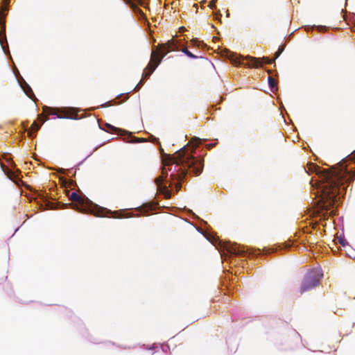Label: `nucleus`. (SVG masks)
<instances>
[{
	"mask_svg": "<svg viewBox=\"0 0 355 355\" xmlns=\"http://www.w3.org/2000/svg\"><path fill=\"white\" fill-rule=\"evenodd\" d=\"M355 163V151L343 159L331 170L309 163L304 170L309 175L315 174L316 179L310 181L312 204L316 213L323 219L337 214V207L344 198L349 184L355 180V168L349 165Z\"/></svg>",
	"mask_w": 355,
	"mask_h": 355,
	"instance_id": "1",
	"label": "nucleus"
},
{
	"mask_svg": "<svg viewBox=\"0 0 355 355\" xmlns=\"http://www.w3.org/2000/svg\"><path fill=\"white\" fill-rule=\"evenodd\" d=\"M206 141L194 137L191 141V146L187 144L173 155H163L161 174L154 180L159 195L164 198H170L181 189L188 174L198 176L202 172L204 160L196 155V148L205 145L207 149L210 150L215 146V144H205Z\"/></svg>",
	"mask_w": 355,
	"mask_h": 355,
	"instance_id": "2",
	"label": "nucleus"
},
{
	"mask_svg": "<svg viewBox=\"0 0 355 355\" xmlns=\"http://www.w3.org/2000/svg\"><path fill=\"white\" fill-rule=\"evenodd\" d=\"M184 209L187 215L199 222V226L196 227L197 230L216 247L223 260H227L234 257H255L261 254H269L277 251L288 250L291 248L288 244H279L274 248H264L261 250L259 248H245L236 243L224 241L218 237L206 221L197 216L191 209L186 207H184Z\"/></svg>",
	"mask_w": 355,
	"mask_h": 355,
	"instance_id": "3",
	"label": "nucleus"
},
{
	"mask_svg": "<svg viewBox=\"0 0 355 355\" xmlns=\"http://www.w3.org/2000/svg\"><path fill=\"white\" fill-rule=\"evenodd\" d=\"M69 199L76 202V204L72 206V209L74 210L82 213H90L96 216L100 217L111 215L113 218H122L139 216L140 215H149L151 211L157 207H160L157 203L154 202L145 203L143 205L141 208L136 209V211L139 212V214H130L128 213V209H120L112 211L109 209L101 207L94 203L85 196H81L76 192H72L70 195Z\"/></svg>",
	"mask_w": 355,
	"mask_h": 355,
	"instance_id": "4",
	"label": "nucleus"
},
{
	"mask_svg": "<svg viewBox=\"0 0 355 355\" xmlns=\"http://www.w3.org/2000/svg\"><path fill=\"white\" fill-rule=\"evenodd\" d=\"M323 273L320 268H314L309 270L304 275L300 287V293H304L319 285Z\"/></svg>",
	"mask_w": 355,
	"mask_h": 355,
	"instance_id": "5",
	"label": "nucleus"
},
{
	"mask_svg": "<svg viewBox=\"0 0 355 355\" xmlns=\"http://www.w3.org/2000/svg\"><path fill=\"white\" fill-rule=\"evenodd\" d=\"M230 53V58L234 64H242L245 67L252 68L259 67L263 64L259 58L250 55L243 56L231 52Z\"/></svg>",
	"mask_w": 355,
	"mask_h": 355,
	"instance_id": "6",
	"label": "nucleus"
},
{
	"mask_svg": "<svg viewBox=\"0 0 355 355\" xmlns=\"http://www.w3.org/2000/svg\"><path fill=\"white\" fill-rule=\"evenodd\" d=\"M13 73L15 74L16 79L21 87V88L23 89L26 95L33 100V101H35L37 100L31 87L30 85L26 82V80L23 78V77L20 75L19 71H18L17 68L15 66L13 67Z\"/></svg>",
	"mask_w": 355,
	"mask_h": 355,
	"instance_id": "7",
	"label": "nucleus"
},
{
	"mask_svg": "<svg viewBox=\"0 0 355 355\" xmlns=\"http://www.w3.org/2000/svg\"><path fill=\"white\" fill-rule=\"evenodd\" d=\"M6 12V9H5L4 13H1V10H0V44L5 55L10 56L8 45L4 33L5 25L3 21V18L5 17Z\"/></svg>",
	"mask_w": 355,
	"mask_h": 355,
	"instance_id": "8",
	"label": "nucleus"
},
{
	"mask_svg": "<svg viewBox=\"0 0 355 355\" xmlns=\"http://www.w3.org/2000/svg\"><path fill=\"white\" fill-rule=\"evenodd\" d=\"M168 52H163V55L159 56V51L156 48V46L153 47L152 53H151V59L150 62L151 63V67L148 73V76L154 72L156 68L161 63L162 59L166 55Z\"/></svg>",
	"mask_w": 355,
	"mask_h": 355,
	"instance_id": "9",
	"label": "nucleus"
},
{
	"mask_svg": "<svg viewBox=\"0 0 355 355\" xmlns=\"http://www.w3.org/2000/svg\"><path fill=\"white\" fill-rule=\"evenodd\" d=\"M184 46V42L182 40H171L166 43L163 44V49H168V51H175Z\"/></svg>",
	"mask_w": 355,
	"mask_h": 355,
	"instance_id": "10",
	"label": "nucleus"
},
{
	"mask_svg": "<svg viewBox=\"0 0 355 355\" xmlns=\"http://www.w3.org/2000/svg\"><path fill=\"white\" fill-rule=\"evenodd\" d=\"M57 110H58V108H56V107H49L47 105H44L42 107L43 112L45 114H49V115L57 116V117L60 118V119H74V120H77V119H80L78 116H58V115H57V114L55 112V111Z\"/></svg>",
	"mask_w": 355,
	"mask_h": 355,
	"instance_id": "11",
	"label": "nucleus"
},
{
	"mask_svg": "<svg viewBox=\"0 0 355 355\" xmlns=\"http://www.w3.org/2000/svg\"><path fill=\"white\" fill-rule=\"evenodd\" d=\"M150 67H151V63L149 62L148 64L147 67L144 69V72H143V74H142L141 79L140 80V81L138 83V84L133 89L134 92L139 91L143 85L144 84L146 80L148 79L150 77V76H148V73H149Z\"/></svg>",
	"mask_w": 355,
	"mask_h": 355,
	"instance_id": "12",
	"label": "nucleus"
},
{
	"mask_svg": "<svg viewBox=\"0 0 355 355\" xmlns=\"http://www.w3.org/2000/svg\"><path fill=\"white\" fill-rule=\"evenodd\" d=\"M46 120V119H41L40 122H38L37 121H35L33 122V123L31 125L30 129L28 131V135L29 137L34 138L36 136V132L41 128V126Z\"/></svg>",
	"mask_w": 355,
	"mask_h": 355,
	"instance_id": "13",
	"label": "nucleus"
},
{
	"mask_svg": "<svg viewBox=\"0 0 355 355\" xmlns=\"http://www.w3.org/2000/svg\"><path fill=\"white\" fill-rule=\"evenodd\" d=\"M100 128L107 132H112L113 131H118V132H125L124 130H122L119 128H116L115 126L105 123L103 126L99 123Z\"/></svg>",
	"mask_w": 355,
	"mask_h": 355,
	"instance_id": "14",
	"label": "nucleus"
},
{
	"mask_svg": "<svg viewBox=\"0 0 355 355\" xmlns=\"http://www.w3.org/2000/svg\"><path fill=\"white\" fill-rule=\"evenodd\" d=\"M268 85H269L270 89L272 92H274L276 88V81H275V78L272 76H269L268 78Z\"/></svg>",
	"mask_w": 355,
	"mask_h": 355,
	"instance_id": "15",
	"label": "nucleus"
},
{
	"mask_svg": "<svg viewBox=\"0 0 355 355\" xmlns=\"http://www.w3.org/2000/svg\"><path fill=\"white\" fill-rule=\"evenodd\" d=\"M181 51L190 58L196 59L198 58L197 55H194L191 51H189L187 49L182 48L181 49Z\"/></svg>",
	"mask_w": 355,
	"mask_h": 355,
	"instance_id": "16",
	"label": "nucleus"
},
{
	"mask_svg": "<svg viewBox=\"0 0 355 355\" xmlns=\"http://www.w3.org/2000/svg\"><path fill=\"white\" fill-rule=\"evenodd\" d=\"M284 48L285 46H280L279 48H278V50L277 51V52L275 53V59H277V58H279L280 56V55L282 53V52L284 51Z\"/></svg>",
	"mask_w": 355,
	"mask_h": 355,
	"instance_id": "17",
	"label": "nucleus"
},
{
	"mask_svg": "<svg viewBox=\"0 0 355 355\" xmlns=\"http://www.w3.org/2000/svg\"><path fill=\"white\" fill-rule=\"evenodd\" d=\"M117 103L116 101V99L115 100H113V101H107L105 103H103L101 107H108V106H111L114 104H116Z\"/></svg>",
	"mask_w": 355,
	"mask_h": 355,
	"instance_id": "18",
	"label": "nucleus"
},
{
	"mask_svg": "<svg viewBox=\"0 0 355 355\" xmlns=\"http://www.w3.org/2000/svg\"><path fill=\"white\" fill-rule=\"evenodd\" d=\"M221 17H222V14L220 13V10H217L215 12V19L216 20H218L220 22H221Z\"/></svg>",
	"mask_w": 355,
	"mask_h": 355,
	"instance_id": "19",
	"label": "nucleus"
},
{
	"mask_svg": "<svg viewBox=\"0 0 355 355\" xmlns=\"http://www.w3.org/2000/svg\"><path fill=\"white\" fill-rule=\"evenodd\" d=\"M62 110L64 111H68V112H75L76 111H77V108H75V107H63L62 108Z\"/></svg>",
	"mask_w": 355,
	"mask_h": 355,
	"instance_id": "20",
	"label": "nucleus"
},
{
	"mask_svg": "<svg viewBox=\"0 0 355 355\" xmlns=\"http://www.w3.org/2000/svg\"><path fill=\"white\" fill-rule=\"evenodd\" d=\"M338 241L343 247H345L347 245V241L344 238H340Z\"/></svg>",
	"mask_w": 355,
	"mask_h": 355,
	"instance_id": "21",
	"label": "nucleus"
},
{
	"mask_svg": "<svg viewBox=\"0 0 355 355\" xmlns=\"http://www.w3.org/2000/svg\"><path fill=\"white\" fill-rule=\"evenodd\" d=\"M216 1L217 0H212L211 1L209 2V7L211 9H215L216 8Z\"/></svg>",
	"mask_w": 355,
	"mask_h": 355,
	"instance_id": "22",
	"label": "nucleus"
},
{
	"mask_svg": "<svg viewBox=\"0 0 355 355\" xmlns=\"http://www.w3.org/2000/svg\"><path fill=\"white\" fill-rule=\"evenodd\" d=\"M312 28H317L319 31H322L326 29V27L323 26H315V25H314Z\"/></svg>",
	"mask_w": 355,
	"mask_h": 355,
	"instance_id": "23",
	"label": "nucleus"
},
{
	"mask_svg": "<svg viewBox=\"0 0 355 355\" xmlns=\"http://www.w3.org/2000/svg\"><path fill=\"white\" fill-rule=\"evenodd\" d=\"M128 93H126V94H120L118 96H117V98H119L122 96H125V98L123 100V101H125L128 98Z\"/></svg>",
	"mask_w": 355,
	"mask_h": 355,
	"instance_id": "24",
	"label": "nucleus"
},
{
	"mask_svg": "<svg viewBox=\"0 0 355 355\" xmlns=\"http://www.w3.org/2000/svg\"><path fill=\"white\" fill-rule=\"evenodd\" d=\"M262 59L266 60L267 61V62H266V64H271L274 62V61H270L268 58H263Z\"/></svg>",
	"mask_w": 355,
	"mask_h": 355,
	"instance_id": "25",
	"label": "nucleus"
},
{
	"mask_svg": "<svg viewBox=\"0 0 355 355\" xmlns=\"http://www.w3.org/2000/svg\"><path fill=\"white\" fill-rule=\"evenodd\" d=\"M168 349H169V346H168V345H166V346H164V347H162V350H163L164 352H166V350H167Z\"/></svg>",
	"mask_w": 355,
	"mask_h": 355,
	"instance_id": "26",
	"label": "nucleus"
},
{
	"mask_svg": "<svg viewBox=\"0 0 355 355\" xmlns=\"http://www.w3.org/2000/svg\"><path fill=\"white\" fill-rule=\"evenodd\" d=\"M69 184H73V181L71 178H69Z\"/></svg>",
	"mask_w": 355,
	"mask_h": 355,
	"instance_id": "27",
	"label": "nucleus"
},
{
	"mask_svg": "<svg viewBox=\"0 0 355 355\" xmlns=\"http://www.w3.org/2000/svg\"><path fill=\"white\" fill-rule=\"evenodd\" d=\"M310 28H311V27L309 26H306L305 27V29H306V31H309Z\"/></svg>",
	"mask_w": 355,
	"mask_h": 355,
	"instance_id": "28",
	"label": "nucleus"
},
{
	"mask_svg": "<svg viewBox=\"0 0 355 355\" xmlns=\"http://www.w3.org/2000/svg\"><path fill=\"white\" fill-rule=\"evenodd\" d=\"M229 16H230V13H229V12L227 11V17H229Z\"/></svg>",
	"mask_w": 355,
	"mask_h": 355,
	"instance_id": "29",
	"label": "nucleus"
},
{
	"mask_svg": "<svg viewBox=\"0 0 355 355\" xmlns=\"http://www.w3.org/2000/svg\"><path fill=\"white\" fill-rule=\"evenodd\" d=\"M9 1H10V0H7L8 3H9Z\"/></svg>",
	"mask_w": 355,
	"mask_h": 355,
	"instance_id": "30",
	"label": "nucleus"
}]
</instances>
